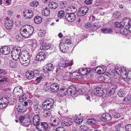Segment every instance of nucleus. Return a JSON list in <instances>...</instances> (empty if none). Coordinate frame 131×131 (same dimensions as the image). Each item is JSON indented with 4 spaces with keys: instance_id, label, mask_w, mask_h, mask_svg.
<instances>
[{
    "instance_id": "f257e3e1",
    "label": "nucleus",
    "mask_w": 131,
    "mask_h": 131,
    "mask_svg": "<svg viewBox=\"0 0 131 131\" xmlns=\"http://www.w3.org/2000/svg\"><path fill=\"white\" fill-rule=\"evenodd\" d=\"M21 63L25 66H27L30 63V57L29 53L27 51L22 52L20 58Z\"/></svg>"
},
{
    "instance_id": "f03ea898",
    "label": "nucleus",
    "mask_w": 131,
    "mask_h": 131,
    "mask_svg": "<svg viewBox=\"0 0 131 131\" xmlns=\"http://www.w3.org/2000/svg\"><path fill=\"white\" fill-rule=\"evenodd\" d=\"M115 71L118 74L120 75L124 79H131V70L129 71L127 73L125 69L117 67L115 68Z\"/></svg>"
},
{
    "instance_id": "7ed1b4c3",
    "label": "nucleus",
    "mask_w": 131,
    "mask_h": 131,
    "mask_svg": "<svg viewBox=\"0 0 131 131\" xmlns=\"http://www.w3.org/2000/svg\"><path fill=\"white\" fill-rule=\"evenodd\" d=\"M60 93H61V95L64 96L68 93L72 95H75L77 93L75 87L73 86H71L67 89L65 88H62L59 90Z\"/></svg>"
},
{
    "instance_id": "20e7f679",
    "label": "nucleus",
    "mask_w": 131,
    "mask_h": 131,
    "mask_svg": "<svg viewBox=\"0 0 131 131\" xmlns=\"http://www.w3.org/2000/svg\"><path fill=\"white\" fill-rule=\"evenodd\" d=\"M34 31L33 27L29 26H28L26 28H21L20 30V32L23 37L28 38L30 37L31 35Z\"/></svg>"
},
{
    "instance_id": "39448f33",
    "label": "nucleus",
    "mask_w": 131,
    "mask_h": 131,
    "mask_svg": "<svg viewBox=\"0 0 131 131\" xmlns=\"http://www.w3.org/2000/svg\"><path fill=\"white\" fill-rule=\"evenodd\" d=\"M54 104V101L51 98L46 99L43 103V108L45 111L49 110L52 108Z\"/></svg>"
},
{
    "instance_id": "423d86ee",
    "label": "nucleus",
    "mask_w": 131,
    "mask_h": 131,
    "mask_svg": "<svg viewBox=\"0 0 131 131\" xmlns=\"http://www.w3.org/2000/svg\"><path fill=\"white\" fill-rule=\"evenodd\" d=\"M21 52L20 49L18 47L14 51L11 52V56L13 59L15 60H17L19 58Z\"/></svg>"
},
{
    "instance_id": "0eeeda50",
    "label": "nucleus",
    "mask_w": 131,
    "mask_h": 131,
    "mask_svg": "<svg viewBox=\"0 0 131 131\" xmlns=\"http://www.w3.org/2000/svg\"><path fill=\"white\" fill-rule=\"evenodd\" d=\"M19 120L20 122L21 123V124L26 127H28L30 124V119L25 118L23 116L19 117Z\"/></svg>"
},
{
    "instance_id": "6e6552de",
    "label": "nucleus",
    "mask_w": 131,
    "mask_h": 131,
    "mask_svg": "<svg viewBox=\"0 0 131 131\" xmlns=\"http://www.w3.org/2000/svg\"><path fill=\"white\" fill-rule=\"evenodd\" d=\"M13 93L14 96L16 97H19L23 93V89L20 86L15 87Z\"/></svg>"
},
{
    "instance_id": "1a4fd4ad",
    "label": "nucleus",
    "mask_w": 131,
    "mask_h": 131,
    "mask_svg": "<svg viewBox=\"0 0 131 131\" xmlns=\"http://www.w3.org/2000/svg\"><path fill=\"white\" fill-rule=\"evenodd\" d=\"M5 27L7 29H10L12 27L13 24V21L9 18L7 17L5 21Z\"/></svg>"
},
{
    "instance_id": "9d476101",
    "label": "nucleus",
    "mask_w": 131,
    "mask_h": 131,
    "mask_svg": "<svg viewBox=\"0 0 131 131\" xmlns=\"http://www.w3.org/2000/svg\"><path fill=\"white\" fill-rule=\"evenodd\" d=\"M48 125L46 122L41 123V124H39V125L36 127V129L40 131H45L47 129Z\"/></svg>"
},
{
    "instance_id": "9b49d317",
    "label": "nucleus",
    "mask_w": 131,
    "mask_h": 131,
    "mask_svg": "<svg viewBox=\"0 0 131 131\" xmlns=\"http://www.w3.org/2000/svg\"><path fill=\"white\" fill-rule=\"evenodd\" d=\"M88 8L87 7H82L79 8L78 10V15L79 16L85 15L87 12Z\"/></svg>"
},
{
    "instance_id": "f8f14e48",
    "label": "nucleus",
    "mask_w": 131,
    "mask_h": 131,
    "mask_svg": "<svg viewBox=\"0 0 131 131\" xmlns=\"http://www.w3.org/2000/svg\"><path fill=\"white\" fill-rule=\"evenodd\" d=\"M72 65V62H69L67 60L62 59L59 63V67H66L68 66H70Z\"/></svg>"
},
{
    "instance_id": "ddd939ff",
    "label": "nucleus",
    "mask_w": 131,
    "mask_h": 131,
    "mask_svg": "<svg viewBox=\"0 0 131 131\" xmlns=\"http://www.w3.org/2000/svg\"><path fill=\"white\" fill-rule=\"evenodd\" d=\"M24 16L26 18H31L34 15V14L32 11L29 9L25 10L23 12Z\"/></svg>"
},
{
    "instance_id": "4468645a",
    "label": "nucleus",
    "mask_w": 131,
    "mask_h": 131,
    "mask_svg": "<svg viewBox=\"0 0 131 131\" xmlns=\"http://www.w3.org/2000/svg\"><path fill=\"white\" fill-rule=\"evenodd\" d=\"M0 51L2 53L7 55L10 53V50L9 47L5 46L2 47L0 48Z\"/></svg>"
},
{
    "instance_id": "2eb2a0df",
    "label": "nucleus",
    "mask_w": 131,
    "mask_h": 131,
    "mask_svg": "<svg viewBox=\"0 0 131 131\" xmlns=\"http://www.w3.org/2000/svg\"><path fill=\"white\" fill-rule=\"evenodd\" d=\"M59 47L60 50L62 52L65 53L68 51V47H66L63 41L60 42Z\"/></svg>"
},
{
    "instance_id": "dca6fc26",
    "label": "nucleus",
    "mask_w": 131,
    "mask_h": 131,
    "mask_svg": "<svg viewBox=\"0 0 131 131\" xmlns=\"http://www.w3.org/2000/svg\"><path fill=\"white\" fill-rule=\"evenodd\" d=\"M65 18L67 21L70 22H72L75 19V16L73 13L68 14L66 15Z\"/></svg>"
},
{
    "instance_id": "f3484780",
    "label": "nucleus",
    "mask_w": 131,
    "mask_h": 131,
    "mask_svg": "<svg viewBox=\"0 0 131 131\" xmlns=\"http://www.w3.org/2000/svg\"><path fill=\"white\" fill-rule=\"evenodd\" d=\"M38 114L35 115L33 117V124L36 126V127L39 125L40 124V118Z\"/></svg>"
},
{
    "instance_id": "a211bd4d",
    "label": "nucleus",
    "mask_w": 131,
    "mask_h": 131,
    "mask_svg": "<svg viewBox=\"0 0 131 131\" xmlns=\"http://www.w3.org/2000/svg\"><path fill=\"white\" fill-rule=\"evenodd\" d=\"M61 124L63 126H70L72 124L71 119L70 118H66L62 121Z\"/></svg>"
},
{
    "instance_id": "6ab92c4d",
    "label": "nucleus",
    "mask_w": 131,
    "mask_h": 131,
    "mask_svg": "<svg viewBox=\"0 0 131 131\" xmlns=\"http://www.w3.org/2000/svg\"><path fill=\"white\" fill-rule=\"evenodd\" d=\"M94 94L97 96H101L103 94V92L101 88L97 87L94 90Z\"/></svg>"
},
{
    "instance_id": "aec40b11",
    "label": "nucleus",
    "mask_w": 131,
    "mask_h": 131,
    "mask_svg": "<svg viewBox=\"0 0 131 131\" xmlns=\"http://www.w3.org/2000/svg\"><path fill=\"white\" fill-rule=\"evenodd\" d=\"M101 120L105 121L106 122L108 121L111 119V115L108 113L103 114L101 117Z\"/></svg>"
},
{
    "instance_id": "412c9836",
    "label": "nucleus",
    "mask_w": 131,
    "mask_h": 131,
    "mask_svg": "<svg viewBox=\"0 0 131 131\" xmlns=\"http://www.w3.org/2000/svg\"><path fill=\"white\" fill-rule=\"evenodd\" d=\"M60 122V120L59 118L54 119L52 118L50 121V124L51 126H55L59 124Z\"/></svg>"
},
{
    "instance_id": "4be33fe9",
    "label": "nucleus",
    "mask_w": 131,
    "mask_h": 131,
    "mask_svg": "<svg viewBox=\"0 0 131 131\" xmlns=\"http://www.w3.org/2000/svg\"><path fill=\"white\" fill-rule=\"evenodd\" d=\"M45 57V53L42 52H39L37 54L36 60L38 61H41L44 59Z\"/></svg>"
},
{
    "instance_id": "5701e85b",
    "label": "nucleus",
    "mask_w": 131,
    "mask_h": 131,
    "mask_svg": "<svg viewBox=\"0 0 131 131\" xmlns=\"http://www.w3.org/2000/svg\"><path fill=\"white\" fill-rule=\"evenodd\" d=\"M77 10V9L73 6H71L67 8L66 10V12L68 14H74L75 13Z\"/></svg>"
},
{
    "instance_id": "b1692460",
    "label": "nucleus",
    "mask_w": 131,
    "mask_h": 131,
    "mask_svg": "<svg viewBox=\"0 0 131 131\" xmlns=\"http://www.w3.org/2000/svg\"><path fill=\"white\" fill-rule=\"evenodd\" d=\"M122 21L123 24L125 26H131V19L129 18H124L123 19Z\"/></svg>"
},
{
    "instance_id": "393cba45",
    "label": "nucleus",
    "mask_w": 131,
    "mask_h": 131,
    "mask_svg": "<svg viewBox=\"0 0 131 131\" xmlns=\"http://www.w3.org/2000/svg\"><path fill=\"white\" fill-rule=\"evenodd\" d=\"M59 86L57 83H53L50 86V90L52 92H56L58 91Z\"/></svg>"
},
{
    "instance_id": "a878e982",
    "label": "nucleus",
    "mask_w": 131,
    "mask_h": 131,
    "mask_svg": "<svg viewBox=\"0 0 131 131\" xmlns=\"http://www.w3.org/2000/svg\"><path fill=\"white\" fill-rule=\"evenodd\" d=\"M50 12V10L49 8L45 7L42 10V14L43 15L47 16L49 15Z\"/></svg>"
},
{
    "instance_id": "bb28decb",
    "label": "nucleus",
    "mask_w": 131,
    "mask_h": 131,
    "mask_svg": "<svg viewBox=\"0 0 131 131\" xmlns=\"http://www.w3.org/2000/svg\"><path fill=\"white\" fill-rule=\"evenodd\" d=\"M98 68H99V69L97 70V73L99 74H103L105 72L106 69V67L104 66L101 67H98L96 70Z\"/></svg>"
},
{
    "instance_id": "cd10ccee",
    "label": "nucleus",
    "mask_w": 131,
    "mask_h": 131,
    "mask_svg": "<svg viewBox=\"0 0 131 131\" xmlns=\"http://www.w3.org/2000/svg\"><path fill=\"white\" fill-rule=\"evenodd\" d=\"M26 76L28 79H31L34 77V72L31 71H27L26 73Z\"/></svg>"
},
{
    "instance_id": "c85d7f7f",
    "label": "nucleus",
    "mask_w": 131,
    "mask_h": 131,
    "mask_svg": "<svg viewBox=\"0 0 131 131\" xmlns=\"http://www.w3.org/2000/svg\"><path fill=\"white\" fill-rule=\"evenodd\" d=\"M50 45L48 43H43L41 44L40 49L41 50H45L50 48Z\"/></svg>"
},
{
    "instance_id": "c756f323",
    "label": "nucleus",
    "mask_w": 131,
    "mask_h": 131,
    "mask_svg": "<svg viewBox=\"0 0 131 131\" xmlns=\"http://www.w3.org/2000/svg\"><path fill=\"white\" fill-rule=\"evenodd\" d=\"M49 8L51 9H56L58 6V4L54 2L49 3L48 4Z\"/></svg>"
},
{
    "instance_id": "7c9ffc66",
    "label": "nucleus",
    "mask_w": 131,
    "mask_h": 131,
    "mask_svg": "<svg viewBox=\"0 0 131 131\" xmlns=\"http://www.w3.org/2000/svg\"><path fill=\"white\" fill-rule=\"evenodd\" d=\"M45 69V70L48 71H52L54 70V67L52 64L49 63L47 65Z\"/></svg>"
},
{
    "instance_id": "2f4dec72",
    "label": "nucleus",
    "mask_w": 131,
    "mask_h": 131,
    "mask_svg": "<svg viewBox=\"0 0 131 131\" xmlns=\"http://www.w3.org/2000/svg\"><path fill=\"white\" fill-rule=\"evenodd\" d=\"M93 94L92 93V91H89L85 95L86 99L87 100H90L91 99H92Z\"/></svg>"
},
{
    "instance_id": "473e14b6",
    "label": "nucleus",
    "mask_w": 131,
    "mask_h": 131,
    "mask_svg": "<svg viewBox=\"0 0 131 131\" xmlns=\"http://www.w3.org/2000/svg\"><path fill=\"white\" fill-rule=\"evenodd\" d=\"M42 18L39 16H37L34 18V21L35 23L37 24L40 23L42 21Z\"/></svg>"
},
{
    "instance_id": "72a5a7b5",
    "label": "nucleus",
    "mask_w": 131,
    "mask_h": 131,
    "mask_svg": "<svg viewBox=\"0 0 131 131\" xmlns=\"http://www.w3.org/2000/svg\"><path fill=\"white\" fill-rule=\"evenodd\" d=\"M74 121L78 124H80L83 121V118L75 116L74 118Z\"/></svg>"
},
{
    "instance_id": "f704fd0d",
    "label": "nucleus",
    "mask_w": 131,
    "mask_h": 131,
    "mask_svg": "<svg viewBox=\"0 0 131 131\" xmlns=\"http://www.w3.org/2000/svg\"><path fill=\"white\" fill-rule=\"evenodd\" d=\"M29 42L30 44L32 47L35 48L37 47V44L35 39H31L30 40Z\"/></svg>"
},
{
    "instance_id": "c9c22d12",
    "label": "nucleus",
    "mask_w": 131,
    "mask_h": 131,
    "mask_svg": "<svg viewBox=\"0 0 131 131\" xmlns=\"http://www.w3.org/2000/svg\"><path fill=\"white\" fill-rule=\"evenodd\" d=\"M125 92L123 89H121L118 90L117 95L120 97H124L125 95Z\"/></svg>"
},
{
    "instance_id": "e433bc0d",
    "label": "nucleus",
    "mask_w": 131,
    "mask_h": 131,
    "mask_svg": "<svg viewBox=\"0 0 131 131\" xmlns=\"http://www.w3.org/2000/svg\"><path fill=\"white\" fill-rule=\"evenodd\" d=\"M102 32L105 34H111L112 33L113 31L112 29L108 28H103L101 29Z\"/></svg>"
},
{
    "instance_id": "4c0bfd02",
    "label": "nucleus",
    "mask_w": 131,
    "mask_h": 131,
    "mask_svg": "<svg viewBox=\"0 0 131 131\" xmlns=\"http://www.w3.org/2000/svg\"><path fill=\"white\" fill-rule=\"evenodd\" d=\"M111 113L112 116L115 118H118L120 117V115L119 113L117 112L114 110H113L111 111Z\"/></svg>"
},
{
    "instance_id": "58836bf2",
    "label": "nucleus",
    "mask_w": 131,
    "mask_h": 131,
    "mask_svg": "<svg viewBox=\"0 0 131 131\" xmlns=\"http://www.w3.org/2000/svg\"><path fill=\"white\" fill-rule=\"evenodd\" d=\"M92 26V27H93V30L97 29L100 27V25L99 24V22H98L97 23H94Z\"/></svg>"
},
{
    "instance_id": "ea45409f",
    "label": "nucleus",
    "mask_w": 131,
    "mask_h": 131,
    "mask_svg": "<svg viewBox=\"0 0 131 131\" xmlns=\"http://www.w3.org/2000/svg\"><path fill=\"white\" fill-rule=\"evenodd\" d=\"M9 64L11 67L16 68V67L18 63L17 62L15 61H12L11 60L10 61Z\"/></svg>"
},
{
    "instance_id": "a19ab883",
    "label": "nucleus",
    "mask_w": 131,
    "mask_h": 131,
    "mask_svg": "<svg viewBox=\"0 0 131 131\" xmlns=\"http://www.w3.org/2000/svg\"><path fill=\"white\" fill-rule=\"evenodd\" d=\"M41 107L39 105H36L35 106V111L37 113H39L41 111Z\"/></svg>"
},
{
    "instance_id": "79ce46f5",
    "label": "nucleus",
    "mask_w": 131,
    "mask_h": 131,
    "mask_svg": "<svg viewBox=\"0 0 131 131\" xmlns=\"http://www.w3.org/2000/svg\"><path fill=\"white\" fill-rule=\"evenodd\" d=\"M113 17L115 19L119 18L121 17V14L120 12L117 11L114 13L113 14Z\"/></svg>"
},
{
    "instance_id": "37998d69",
    "label": "nucleus",
    "mask_w": 131,
    "mask_h": 131,
    "mask_svg": "<svg viewBox=\"0 0 131 131\" xmlns=\"http://www.w3.org/2000/svg\"><path fill=\"white\" fill-rule=\"evenodd\" d=\"M46 32L44 30H41L38 32V35L39 36L42 37L44 36L45 35Z\"/></svg>"
},
{
    "instance_id": "c03bdc74",
    "label": "nucleus",
    "mask_w": 131,
    "mask_h": 131,
    "mask_svg": "<svg viewBox=\"0 0 131 131\" xmlns=\"http://www.w3.org/2000/svg\"><path fill=\"white\" fill-rule=\"evenodd\" d=\"M120 31L121 34L126 35L127 34L128 30L127 29L122 28L120 29Z\"/></svg>"
},
{
    "instance_id": "a18cd8bd",
    "label": "nucleus",
    "mask_w": 131,
    "mask_h": 131,
    "mask_svg": "<svg viewBox=\"0 0 131 131\" xmlns=\"http://www.w3.org/2000/svg\"><path fill=\"white\" fill-rule=\"evenodd\" d=\"M111 0H101L100 2L102 3V6H104L108 4L111 2Z\"/></svg>"
},
{
    "instance_id": "49530a36",
    "label": "nucleus",
    "mask_w": 131,
    "mask_h": 131,
    "mask_svg": "<svg viewBox=\"0 0 131 131\" xmlns=\"http://www.w3.org/2000/svg\"><path fill=\"white\" fill-rule=\"evenodd\" d=\"M80 128V129L81 130V131H89V129L88 127L84 125H81Z\"/></svg>"
},
{
    "instance_id": "de8ad7c7",
    "label": "nucleus",
    "mask_w": 131,
    "mask_h": 131,
    "mask_svg": "<svg viewBox=\"0 0 131 131\" xmlns=\"http://www.w3.org/2000/svg\"><path fill=\"white\" fill-rule=\"evenodd\" d=\"M85 28L89 29L90 30H93V27H92V26L91 25V24L89 23H86L85 24Z\"/></svg>"
},
{
    "instance_id": "09e8293b",
    "label": "nucleus",
    "mask_w": 131,
    "mask_h": 131,
    "mask_svg": "<svg viewBox=\"0 0 131 131\" xmlns=\"http://www.w3.org/2000/svg\"><path fill=\"white\" fill-rule=\"evenodd\" d=\"M101 120H96V119H89L88 121L87 122L89 124H90V123H93L94 124L95 123H96V122L97 121H100Z\"/></svg>"
},
{
    "instance_id": "8fccbe9b",
    "label": "nucleus",
    "mask_w": 131,
    "mask_h": 131,
    "mask_svg": "<svg viewBox=\"0 0 131 131\" xmlns=\"http://www.w3.org/2000/svg\"><path fill=\"white\" fill-rule=\"evenodd\" d=\"M64 12L62 10L59 11L58 14V16L59 18H61L64 17Z\"/></svg>"
},
{
    "instance_id": "3c124183",
    "label": "nucleus",
    "mask_w": 131,
    "mask_h": 131,
    "mask_svg": "<svg viewBox=\"0 0 131 131\" xmlns=\"http://www.w3.org/2000/svg\"><path fill=\"white\" fill-rule=\"evenodd\" d=\"M39 3L38 2L35 1L31 2L30 3V5L32 7H37L39 4Z\"/></svg>"
},
{
    "instance_id": "603ef678",
    "label": "nucleus",
    "mask_w": 131,
    "mask_h": 131,
    "mask_svg": "<svg viewBox=\"0 0 131 131\" xmlns=\"http://www.w3.org/2000/svg\"><path fill=\"white\" fill-rule=\"evenodd\" d=\"M105 74L106 75L110 78H113L114 76V74L112 72L109 71L108 72H106Z\"/></svg>"
},
{
    "instance_id": "864d4df0",
    "label": "nucleus",
    "mask_w": 131,
    "mask_h": 131,
    "mask_svg": "<svg viewBox=\"0 0 131 131\" xmlns=\"http://www.w3.org/2000/svg\"><path fill=\"white\" fill-rule=\"evenodd\" d=\"M83 71H85V73H82V74L83 75H86L89 73L91 71V69L90 68H89L88 69L87 68L84 69V68H83Z\"/></svg>"
},
{
    "instance_id": "5fc2aeb1",
    "label": "nucleus",
    "mask_w": 131,
    "mask_h": 131,
    "mask_svg": "<svg viewBox=\"0 0 131 131\" xmlns=\"http://www.w3.org/2000/svg\"><path fill=\"white\" fill-rule=\"evenodd\" d=\"M19 97V100L20 102H23V101L26 100V95L23 94Z\"/></svg>"
},
{
    "instance_id": "6e6d98bb",
    "label": "nucleus",
    "mask_w": 131,
    "mask_h": 131,
    "mask_svg": "<svg viewBox=\"0 0 131 131\" xmlns=\"http://www.w3.org/2000/svg\"><path fill=\"white\" fill-rule=\"evenodd\" d=\"M72 78L73 79H78L79 75L78 74V73H77L75 72H73V73H72Z\"/></svg>"
},
{
    "instance_id": "4d7b16f0",
    "label": "nucleus",
    "mask_w": 131,
    "mask_h": 131,
    "mask_svg": "<svg viewBox=\"0 0 131 131\" xmlns=\"http://www.w3.org/2000/svg\"><path fill=\"white\" fill-rule=\"evenodd\" d=\"M65 45H69L72 43V41L70 39H67L64 41H63Z\"/></svg>"
},
{
    "instance_id": "13d9d810",
    "label": "nucleus",
    "mask_w": 131,
    "mask_h": 131,
    "mask_svg": "<svg viewBox=\"0 0 131 131\" xmlns=\"http://www.w3.org/2000/svg\"><path fill=\"white\" fill-rule=\"evenodd\" d=\"M16 101V100L13 98L9 97V102L10 105L14 104Z\"/></svg>"
},
{
    "instance_id": "bf43d9fd",
    "label": "nucleus",
    "mask_w": 131,
    "mask_h": 131,
    "mask_svg": "<svg viewBox=\"0 0 131 131\" xmlns=\"http://www.w3.org/2000/svg\"><path fill=\"white\" fill-rule=\"evenodd\" d=\"M125 128L127 131H131V124L126 125L125 126Z\"/></svg>"
},
{
    "instance_id": "052dcab7",
    "label": "nucleus",
    "mask_w": 131,
    "mask_h": 131,
    "mask_svg": "<svg viewBox=\"0 0 131 131\" xmlns=\"http://www.w3.org/2000/svg\"><path fill=\"white\" fill-rule=\"evenodd\" d=\"M8 81L9 79L8 78L6 77H4L0 80V82H7Z\"/></svg>"
},
{
    "instance_id": "680f3d73",
    "label": "nucleus",
    "mask_w": 131,
    "mask_h": 131,
    "mask_svg": "<svg viewBox=\"0 0 131 131\" xmlns=\"http://www.w3.org/2000/svg\"><path fill=\"white\" fill-rule=\"evenodd\" d=\"M65 76L67 78H72V73L70 72H66L65 73Z\"/></svg>"
},
{
    "instance_id": "e2e57ef3",
    "label": "nucleus",
    "mask_w": 131,
    "mask_h": 131,
    "mask_svg": "<svg viewBox=\"0 0 131 131\" xmlns=\"http://www.w3.org/2000/svg\"><path fill=\"white\" fill-rule=\"evenodd\" d=\"M50 115V113L49 111H45L44 113V116L47 117L49 116Z\"/></svg>"
},
{
    "instance_id": "0e129e2a",
    "label": "nucleus",
    "mask_w": 131,
    "mask_h": 131,
    "mask_svg": "<svg viewBox=\"0 0 131 131\" xmlns=\"http://www.w3.org/2000/svg\"><path fill=\"white\" fill-rule=\"evenodd\" d=\"M114 25L115 27H122L123 26L118 22H115L114 23Z\"/></svg>"
},
{
    "instance_id": "69168bd1",
    "label": "nucleus",
    "mask_w": 131,
    "mask_h": 131,
    "mask_svg": "<svg viewBox=\"0 0 131 131\" xmlns=\"http://www.w3.org/2000/svg\"><path fill=\"white\" fill-rule=\"evenodd\" d=\"M16 40L17 41L19 42L22 41V39L19 35H17L16 36Z\"/></svg>"
},
{
    "instance_id": "338daca9",
    "label": "nucleus",
    "mask_w": 131,
    "mask_h": 131,
    "mask_svg": "<svg viewBox=\"0 0 131 131\" xmlns=\"http://www.w3.org/2000/svg\"><path fill=\"white\" fill-rule=\"evenodd\" d=\"M84 2L87 4H91L92 3V0H85Z\"/></svg>"
},
{
    "instance_id": "774afa93",
    "label": "nucleus",
    "mask_w": 131,
    "mask_h": 131,
    "mask_svg": "<svg viewBox=\"0 0 131 131\" xmlns=\"http://www.w3.org/2000/svg\"><path fill=\"white\" fill-rule=\"evenodd\" d=\"M101 1V0L99 2H96L95 3V5L97 6H102V3L100 2Z\"/></svg>"
}]
</instances>
